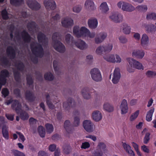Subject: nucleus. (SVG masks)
I'll return each instance as SVG.
<instances>
[{"instance_id": "f257e3e1", "label": "nucleus", "mask_w": 156, "mask_h": 156, "mask_svg": "<svg viewBox=\"0 0 156 156\" xmlns=\"http://www.w3.org/2000/svg\"><path fill=\"white\" fill-rule=\"evenodd\" d=\"M30 47L33 53L35 55L30 56V60L34 63L37 64L38 62L37 57H42L44 55L43 49L41 45L35 42H31Z\"/></svg>"}, {"instance_id": "f03ea898", "label": "nucleus", "mask_w": 156, "mask_h": 156, "mask_svg": "<svg viewBox=\"0 0 156 156\" xmlns=\"http://www.w3.org/2000/svg\"><path fill=\"white\" fill-rule=\"evenodd\" d=\"M14 34V40L16 42H17L20 45L23 44V42L22 41V38L24 43H28L30 41L31 37L25 30H23L21 32V35L18 30L15 32Z\"/></svg>"}, {"instance_id": "7ed1b4c3", "label": "nucleus", "mask_w": 156, "mask_h": 156, "mask_svg": "<svg viewBox=\"0 0 156 156\" xmlns=\"http://www.w3.org/2000/svg\"><path fill=\"white\" fill-rule=\"evenodd\" d=\"M15 66L17 68V69H14L13 70L14 78L17 82H19L20 80V74L19 71L24 74L26 71L25 70L24 66L23 63L20 61H17L15 63Z\"/></svg>"}, {"instance_id": "20e7f679", "label": "nucleus", "mask_w": 156, "mask_h": 156, "mask_svg": "<svg viewBox=\"0 0 156 156\" xmlns=\"http://www.w3.org/2000/svg\"><path fill=\"white\" fill-rule=\"evenodd\" d=\"M118 7L123 11L131 12L135 9V8L131 4L126 2L120 1L117 4Z\"/></svg>"}, {"instance_id": "39448f33", "label": "nucleus", "mask_w": 156, "mask_h": 156, "mask_svg": "<svg viewBox=\"0 0 156 156\" xmlns=\"http://www.w3.org/2000/svg\"><path fill=\"white\" fill-rule=\"evenodd\" d=\"M90 73L92 79L96 82H99L102 80L101 74L100 70L98 68L91 69Z\"/></svg>"}, {"instance_id": "423d86ee", "label": "nucleus", "mask_w": 156, "mask_h": 156, "mask_svg": "<svg viewBox=\"0 0 156 156\" xmlns=\"http://www.w3.org/2000/svg\"><path fill=\"white\" fill-rule=\"evenodd\" d=\"M109 18L111 21L116 23H119L122 21L123 16L121 13L116 12L111 13Z\"/></svg>"}, {"instance_id": "0eeeda50", "label": "nucleus", "mask_w": 156, "mask_h": 156, "mask_svg": "<svg viewBox=\"0 0 156 156\" xmlns=\"http://www.w3.org/2000/svg\"><path fill=\"white\" fill-rule=\"evenodd\" d=\"M76 105L75 100L71 98H68L66 101L63 103V107L66 111H69L71 108L74 107Z\"/></svg>"}, {"instance_id": "6e6552de", "label": "nucleus", "mask_w": 156, "mask_h": 156, "mask_svg": "<svg viewBox=\"0 0 156 156\" xmlns=\"http://www.w3.org/2000/svg\"><path fill=\"white\" fill-rule=\"evenodd\" d=\"M127 60L129 65L131 67L138 69H144L142 64L133 58H128Z\"/></svg>"}, {"instance_id": "1a4fd4ad", "label": "nucleus", "mask_w": 156, "mask_h": 156, "mask_svg": "<svg viewBox=\"0 0 156 156\" xmlns=\"http://www.w3.org/2000/svg\"><path fill=\"white\" fill-rule=\"evenodd\" d=\"M94 124L89 120H85L83 122V126L84 129L88 133H91L94 130Z\"/></svg>"}, {"instance_id": "9d476101", "label": "nucleus", "mask_w": 156, "mask_h": 156, "mask_svg": "<svg viewBox=\"0 0 156 156\" xmlns=\"http://www.w3.org/2000/svg\"><path fill=\"white\" fill-rule=\"evenodd\" d=\"M93 89L89 87H85L81 90V93L84 98L89 100L91 98V91L94 90Z\"/></svg>"}, {"instance_id": "9b49d317", "label": "nucleus", "mask_w": 156, "mask_h": 156, "mask_svg": "<svg viewBox=\"0 0 156 156\" xmlns=\"http://www.w3.org/2000/svg\"><path fill=\"white\" fill-rule=\"evenodd\" d=\"M27 3L29 7L32 10H37L41 8L40 4L35 0H28Z\"/></svg>"}, {"instance_id": "f8f14e48", "label": "nucleus", "mask_w": 156, "mask_h": 156, "mask_svg": "<svg viewBox=\"0 0 156 156\" xmlns=\"http://www.w3.org/2000/svg\"><path fill=\"white\" fill-rule=\"evenodd\" d=\"M121 77V74L120 70L118 68H115L113 74L112 75V81L114 84H116L119 81Z\"/></svg>"}, {"instance_id": "ddd939ff", "label": "nucleus", "mask_w": 156, "mask_h": 156, "mask_svg": "<svg viewBox=\"0 0 156 156\" xmlns=\"http://www.w3.org/2000/svg\"><path fill=\"white\" fill-rule=\"evenodd\" d=\"M61 24L63 27L69 28L73 25V20L70 18L66 17L63 18L61 20Z\"/></svg>"}, {"instance_id": "4468645a", "label": "nucleus", "mask_w": 156, "mask_h": 156, "mask_svg": "<svg viewBox=\"0 0 156 156\" xmlns=\"http://www.w3.org/2000/svg\"><path fill=\"white\" fill-rule=\"evenodd\" d=\"M84 7L86 9L90 12L96 9L94 2L92 0H86L84 3Z\"/></svg>"}, {"instance_id": "2eb2a0df", "label": "nucleus", "mask_w": 156, "mask_h": 156, "mask_svg": "<svg viewBox=\"0 0 156 156\" xmlns=\"http://www.w3.org/2000/svg\"><path fill=\"white\" fill-rule=\"evenodd\" d=\"M52 45L56 51L60 53H63L65 51V46L60 41L52 44Z\"/></svg>"}, {"instance_id": "dca6fc26", "label": "nucleus", "mask_w": 156, "mask_h": 156, "mask_svg": "<svg viewBox=\"0 0 156 156\" xmlns=\"http://www.w3.org/2000/svg\"><path fill=\"white\" fill-rule=\"evenodd\" d=\"M107 34L105 32H101L97 34L94 39L95 43L99 44L102 42L107 37Z\"/></svg>"}, {"instance_id": "f3484780", "label": "nucleus", "mask_w": 156, "mask_h": 156, "mask_svg": "<svg viewBox=\"0 0 156 156\" xmlns=\"http://www.w3.org/2000/svg\"><path fill=\"white\" fill-rule=\"evenodd\" d=\"M9 73L7 69L2 70L0 75V81H2L3 84H5L7 81L6 78L9 77Z\"/></svg>"}, {"instance_id": "a211bd4d", "label": "nucleus", "mask_w": 156, "mask_h": 156, "mask_svg": "<svg viewBox=\"0 0 156 156\" xmlns=\"http://www.w3.org/2000/svg\"><path fill=\"white\" fill-rule=\"evenodd\" d=\"M44 3L46 9L48 10L54 9L56 7L55 2L53 0H45Z\"/></svg>"}, {"instance_id": "6ab92c4d", "label": "nucleus", "mask_w": 156, "mask_h": 156, "mask_svg": "<svg viewBox=\"0 0 156 156\" xmlns=\"http://www.w3.org/2000/svg\"><path fill=\"white\" fill-rule=\"evenodd\" d=\"M87 24L89 27L92 30L96 29L98 25L97 19L95 18H91L88 20Z\"/></svg>"}, {"instance_id": "aec40b11", "label": "nucleus", "mask_w": 156, "mask_h": 156, "mask_svg": "<svg viewBox=\"0 0 156 156\" xmlns=\"http://www.w3.org/2000/svg\"><path fill=\"white\" fill-rule=\"evenodd\" d=\"M24 96L26 100L30 102L34 101L35 98V97L33 92L29 90H27L25 92Z\"/></svg>"}, {"instance_id": "412c9836", "label": "nucleus", "mask_w": 156, "mask_h": 156, "mask_svg": "<svg viewBox=\"0 0 156 156\" xmlns=\"http://www.w3.org/2000/svg\"><path fill=\"white\" fill-rule=\"evenodd\" d=\"M12 107L14 110H15L16 112L19 113L21 110V105L20 102L18 100H14L12 102Z\"/></svg>"}, {"instance_id": "4be33fe9", "label": "nucleus", "mask_w": 156, "mask_h": 156, "mask_svg": "<svg viewBox=\"0 0 156 156\" xmlns=\"http://www.w3.org/2000/svg\"><path fill=\"white\" fill-rule=\"evenodd\" d=\"M85 27H82L80 29L79 27L75 26L73 28V34L77 37H80L83 36V31L82 30L83 28H85Z\"/></svg>"}, {"instance_id": "5701e85b", "label": "nucleus", "mask_w": 156, "mask_h": 156, "mask_svg": "<svg viewBox=\"0 0 156 156\" xmlns=\"http://www.w3.org/2000/svg\"><path fill=\"white\" fill-rule=\"evenodd\" d=\"M15 50L11 46L8 47L6 49V53L8 56L11 59H13L16 56Z\"/></svg>"}, {"instance_id": "b1692460", "label": "nucleus", "mask_w": 156, "mask_h": 156, "mask_svg": "<svg viewBox=\"0 0 156 156\" xmlns=\"http://www.w3.org/2000/svg\"><path fill=\"white\" fill-rule=\"evenodd\" d=\"M82 30L83 31V33L82 36L83 37H84L87 38L89 37L90 38H93L95 36V32H91L86 27L83 28Z\"/></svg>"}, {"instance_id": "393cba45", "label": "nucleus", "mask_w": 156, "mask_h": 156, "mask_svg": "<svg viewBox=\"0 0 156 156\" xmlns=\"http://www.w3.org/2000/svg\"><path fill=\"white\" fill-rule=\"evenodd\" d=\"M37 39L39 42L42 43L43 45H45L48 43V38L45 35L41 32H39L37 35Z\"/></svg>"}, {"instance_id": "a878e982", "label": "nucleus", "mask_w": 156, "mask_h": 156, "mask_svg": "<svg viewBox=\"0 0 156 156\" xmlns=\"http://www.w3.org/2000/svg\"><path fill=\"white\" fill-rule=\"evenodd\" d=\"M144 52L142 50H135L132 52L133 56L139 59H142L144 57Z\"/></svg>"}, {"instance_id": "bb28decb", "label": "nucleus", "mask_w": 156, "mask_h": 156, "mask_svg": "<svg viewBox=\"0 0 156 156\" xmlns=\"http://www.w3.org/2000/svg\"><path fill=\"white\" fill-rule=\"evenodd\" d=\"M120 108L122 114H124L127 112L128 108L126 100L125 99L122 100Z\"/></svg>"}, {"instance_id": "cd10ccee", "label": "nucleus", "mask_w": 156, "mask_h": 156, "mask_svg": "<svg viewBox=\"0 0 156 156\" xmlns=\"http://www.w3.org/2000/svg\"><path fill=\"white\" fill-rule=\"evenodd\" d=\"M75 44L78 48L81 50L86 49L88 46V45L84 41L80 40L75 42Z\"/></svg>"}, {"instance_id": "c85d7f7f", "label": "nucleus", "mask_w": 156, "mask_h": 156, "mask_svg": "<svg viewBox=\"0 0 156 156\" xmlns=\"http://www.w3.org/2000/svg\"><path fill=\"white\" fill-rule=\"evenodd\" d=\"M92 118L95 121L98 122L102 119V115L99 111H94L92 113Z\"/></svg>"}, {"instance_id": "c756f323", "label": "nucleus", "mask_w": 156, "mask_h": 156, "mask_svg": "<svg viewBox=\"0 0 156 156\" xmlns=\"http://www.w3.org/2000/svg\"><path fill=\"white\" fill-rule=\"evenodd\" d=\"M145 27V30L148 33H153L156 31V26L153 24L146 25Z\"/></svg>"}, {"instance_id": "7c9ffc66", "label": "nucleus", "mask_w": 156, "mask_h": 156, "mask_svg": "<svg viewBox=\"0 0 156 156\" xmlns=\"http://www.w3.org/2000/svg\"><path fill=\"white\" fill-rule=\"evenodd\" d=\"M46 98V102L48 108L51 109H53L55 108V105L53 104L51 102V99L50 96L49 95L47 94L45 95Z\"/></svg>"}, {"instance_id": "2f4dec72", "label": "nucleus", "mask_w": 156, "mask_h": 156, "mask_svg": "<svg viewBox=\"0 0 156 156\" xmlns=\"http://www.w3.org/2000/svg\"><path fill=\"white\" fill-rule=\"evenodd\" d=\"M122 146L126 152L131 156H135L134 152L131 149L130 146L125 143L122 142Z\"/></svg>"}, {"instance_id": "473e14b6", "label": "nucleus", "mask_w": 156, "mask_h": 156, "mask_svg": "<svg viewBox=\"0 0 156 156\" xmlns=\"http://www.w3.org/2000/svg\"><path fill=\"white\" fill-rule=\"evenodd\" d=\"M99 9L102 13L105 14L107 13L109 9L107 3L105 2L101 3L99 7Z\"/></svg>"}, {"instance_id": "72a5a7b5", "label": "nucleus", "mask_w": 156, "mask_h": 156, "mask_svg": "<svg viewBox=\"0 0 156 156\" xmlns=\"http://www.w3.org/2000/svg\"><path fill=\"white\" fill-rule=\"evenodd\" d=\"M64 127L66 131L69 133H70L72 130V126L70 121L66 120L64 123Z\"/></svg>"}, {"instance_id": "f704fd0d", "label": "nucleus", "mask_w": 156, "mask_h": 156, "mask_svg": "<svg viewBox=\"0 0 156 156\" xmlns=\"http://www.w3.org/2000/svg\"><path fill=\"white\" fill-rule=\"evenodd\" d=\"M104 110L108 112H111L114 110L113 106L108 103H105L103 105Z\"/></svg>"}, {"instance_id": "c9c22d12", "label": "nucleus", "mask_w": 156, "mask_h": 156, "mask_svg": "<svg viewBox=\"0 0 156 156\" xmlns=\"http://www.w3.org/2000/svg\"><path fill=\"white\" fill-rule=\"evenodd\" d=\"M27 27L30 32L33 33L36 30V24L35 22H31L28 24Z\"/></svg>"}, {"instance_id": "e433bc0d", "label": "nucleus", "mask_w": 156, "mask_h": 156, "mask_svg": "<svg viewBox=\"0 0 156 156\" xmlns=\"http://www.w3.org/2000/svg\"><path fill=\"white\" fill-rule=\"evenodd\" d=\"M104 58L105 60L108 62L115 63V57L113 55L108 54L104 56Z\"/></svg>"}, {"instance_id": "4c0bfd02", "label": "nucleus", "mask_w": 156, "mask_h": 156, "mask_svg": "<svg viewBox=\"0 0 156 156\" xmlns=\"http://www.w3.org/2000/svg\"><path fill=\"white\" fill-rule=\"evenodd\" d=\"M8 127L7 126H4L2 127V133L3 137L7 140L9 138V135L8 130Z\"/></svg>"}, {"instance_id": "58836bf2", "label": "nucleus", "mask_w": 156, "mask_h": 156, "mask_svg": "<svg viewBox=\"0 0 156 156\" xmlns=\"http://www.w3.org/2000/svg\"><path fill=\"white\" fill-rule=\"evenodd\" d=\"M141 41V44L142 46H144L149 43V37L146 34H144L142 35Z\"/></svg>"}, {"instance_id": "ea45409f", "label": "nucleus", "mask_w": 156, "mask_h": 156, "mask_svg": "<svg viewBox=\"0 0 156 156\" xmlns=\"http://www.w3.org/2000/svg\"><path fill=\"white\" fill-rule=\"evenodd\" d=\"M51 18L50 22L52 25L55 24L57 21L59 20L60 18V16L57 13H56L54 15L52 13L51 14Z\"/></svg>"}, {"instance_id": "a19ab883", "label": "nucleus", "mask_w": 156, "mask_h": 156, "mask_svg": "<svg viewBox=\"0 0 156 156\" xmlns=\"http://www.w3.org/2000/svg\"><path fill=\"white\" fill-rule=\"evenodd\" d=\"M65 41L66 43L70 44L74 43L73 37L69 34H67L66 35L65 37Z\"/></svg>"}, {"instance_id": "79ce46f5", "label": "nucleus", "mask_w": 156, "mask_h": 156, "mask_svg": "<svg viewBox=\"0 0 156 156\" xmlns=\"http://www.w3.org/2000/svg\"><path fill=\"white\" fill-rule=\"evenodd\" d=\"M60 38V34L59 33L55 32L53 34L52 37V42L51 44H52L58 41H59Z\"/></svg>"}, {"instance_id": "37998d69", "label": "nucleus", "mask_w": 156, "mask_h": 156, "mask_svg": "<svg viewBox=\"0 0 156 156\" xmlns=\"http://www.w3.org/2000/svg\"><path fill=\"white\" fill-rule=\"evenodd\" d=\"M1 65L2 66L5 67L9 65V61L6 56H2L1 58Z\"/></svg>"}, {"instance_id": "c03bdc74", "label": "nucleus", "mask_w": 156, "mask_h": 156, "mask_svg": "<svg viewBox=\"0 0 156 156\" xmlns=\"http://www.w3.org/2000/svg\"><path fill=\"white\" fill-rule=\"evenodd\" d=\"M98 150H101L104 152L107 151L105 144L102 142H99L97 147Z\"/></svg>"}, {"instance_id": "a18cd8bd", "label": "nucleus", "mask_w": 156, "mask_h": 156, "mask_svg": "<svg viewBox=\"0 0 156 156\" xmlns=\"http://www.w3.org/2000/svg\"><path fill=\"white\" fill-rule=\"evenodd\" d=\"M103 46L105 54L110 52L112 50L113 48V45L112 44H109Z\"/></svg>"}, {"instance_id": "49530a36", "label": "nucleus", "mask_w": 156, "mask_h": 156, "mask_svg": "<svg viewBox=\"0 0 156 156\" xmlns=\"http://www.w3.org/2000/svg\"><path fill=\"white\" fill-rule=\"evenodd\" d=\"M122 30L123 32L126 34H129L130 32V27L126 23L122 24Z\"/></svg>"}, {"instance_id": "de8ad7c7", "label": "nucleus", "mask_w": 156, "mask_h": 156, "mask_svg": "<svg viewBox=\"0 0 156 156\" xmlns=\"http://www.w3.org/2000/svg\"><path fill=\"white\" fill-rule=\"evenodd\" d=\"M146 18L147 20H156V13L154 12H149L147 14Z\"/></svg>"}, {"instance_id": "09e8293b", "label": "nucleus", "mask_w": 156, "mask_h": 156, "mask_svg": "<svg viewBox=\"0 0 156 156\" xmlns=\"http://www.w3.org/2000/svg\"><path fill=\"white\" fill-rule=\"evenodd\" d=\"M154 111V108H153L147 112L146 116V120L147 121L150 122L151 120Z\"/></svg>"}, {"instance_id": "8fccbe9b", "label": "nucleus", "mask_w": 156, "mask_h": 156, "mask_svg": "<svg viewBox=\"0 0 156 156\" xmlns=\"http://www.w3.org/2000/svg\"><path fill=\"white\" fill-rule=\"evenodd\" d=\"M10 3L11 4L18 6L20 5L23 3V0H10Z\"/></svg>"}, {"instance_id": "3c124183", "label": "nucleus", "mask_w": 156, "mask_h": 156, "mask_svg": "<svg viewBox=\"0 0 156 156\" xmlns=\"http://www.w3.org/2000/svg\"><path fill=\"white\" fill-rule=\"evenodd\" d=\"M38 133L40 136L42 137L45 136V132L44 128L42 126H39L38 128Z\"/></svg>"}, {"instance_id": "603ef678", "label": "nucleus", "mask_w": 156, "mask_h": 156, "mask_svg": "<svg viewBox=\"0 0 156 156\" xmlns=\"http://www.w3.org/2000/svg\"><path fill=\"white\" fill-rule=\"evenodd\" d=\"M136 9L140 12H145L147 10V7L146 5H141L137 6Z\"/></svg>"}, {"instance_id": "864d4df0", "label": "nucleus", "mask_w": 156, "mask_h": 156, "mask_svg": "<svg viewBox=\"0 0 156 156\" xmlns=\"http://www.w3.org/2000/svg\"><path fill=\"white\" fill-rule=\"evenodd\" d=\"M145 74L148 77L154 78L156 77V72L148 70L146 72Z\"/></svg>"}, {"instance_id": "5fc2aeb1", "label": "nucleus", "mask_w": 156, "mask_h": 156, "mask_svg": "<svg viewBox=\"0 0 156 156\" xmlns=\"http://www.w3.org/2000/svg\"><path fill=\"white\" fill-rule=\"evenodd\" d=\"M95 52L97 54L99 55L105 54L103 46L101 45L98 47L96 50Z\"/></svg>"}, {"instance_id": "6e6d98bb", "label": "nucleus", "mask_w": 156, "mask_h": 156, "mask_svg": "<svg viewBox=\"0 0 156 156\" xmlns=\"http://www.w3.org/2000/svg\"><path fill=\"white\" fill-rule=\"evenodd\" d=\"M46 131L49 133H51L54 129L53 125L47 123L45 125Z\"/></svg>"}, {"instance_id": "4d7b16f0", "label": "nucleus", "mask_w": 156, "mask_h": 156, "mask_svg": "<svg viewBox=\"0 0 156 156\" xmlns=\"http://www.w3.org/2000/svg\"><path fill=\"white\" fill-rule=\"evenodd\" d=\"M2 15L3 19L5 20H7L10 17V15L8 13L5 9L2 11Z\"/></svg>"}, {"instance_id": "13d9d810", "label": "nucleus", "mask_w": 156, "mask_h": 156, "mask_svg": "<svg viewBox=\"0 0 156 156\" xmlns=\"http://www.w3.org/2000/svg\"><path fill=\"white\" fill-rule=\"evenodd\" d=\"M63 151L66 154H69L71 151V148L70 146L68 145H65L63 147Z\"/></svg>"}, {"instance_id": "bf43d9fd", "label": "nucleus", "mask_w": 156, "mask_h": 156, "mask_svg": "<svg viewBox=\"0 0 156 156\" xmlns=\"http://www.w3.org/2000/svg\"><path fill=\"white\" fill-rule=\"evenodd\" d=\"M27 84L29 85H31L33 83V80L32 78V76L30 74L27 75Z\"/></svg>"}, {"instance_id": "052dcab7", "label": "nucleus", "mask_w": 156, "mask_h": 156, "mask_svg": "<svg viewBox=\"0 0 156 156\" xmlns=\"http://www.w3.org/2000/svg\"><path fill=\"white\" fill-rule=\"evenodd\" d=\"M28 115L27 113L22 111L20 113V117L23 120H27L28 118Z\"/></svg>"}, {"instance_id": "680f3d73", "label": "nucleus", "mask_w": 156, "mask_h": 156, "mask_svg": "<svg viewBox=\"0 0 156 156\" xmlns=\"http://www.w3.org/2000/svg\"><path fill=\"white\" fill-rule=\"evenodd\" d=\"M44 78L46 80H52L54 79V76L51 73L48 72L45 74Z\"/></svg>"}, {"instance_id": "e2e57ef3", "label": "nucleus", "mask_w": 156, "mask_h": 156, "mask_svg": "<svg viewBox=\"0 0 156 156\" xmlns=\"http://www.w3.org/2000/svg\"><path fill=\"white\" fill-rule=\"evenodd\" d=\"M12 151L14 156H25L23 153L17 150H12Z\"/></svg>"}, {"instance_id": "0e129e2a", "label": "nucleus", "mask_w": 156, "mask_h": 156, "mask_svg": "<svg viewBox=\"0 0 156 156\" xmlns=\"http://www.w3.org/2000/svg\"><path fill=\"white\" fill-rule=\"evenodd\" d=\"M139 114V111L137 110L134 113H133L130 117V120L131 121H132L134 120L138 116Z\"/></svg>"}, {"instance_id": "69168bd1", "label": "nucleus", "mask_w": 156, "mask_h": 156, "mask_svg": "<svg viewBox=\"0 0 156 156\" xmlns=\"http://www.w3.org/2000/svg\"><path fill=\"white\" fill-rule=\"evenodd\" d=\"M80 118L79 116H75L74 117L73 125L75 126H77L80 125Z\"/></svg>"}, {"instance_id": "338daca9", "label": "nucleus", "mask_w": 156, "mask_h": 156, "mask_svg": "<svg viewBox=\"0 0 156 156\" xmlns=\"http://www.w3.org/2000/svg\"><path fill=\"white\" fill-rule=\"evenodd\" d=\"M82 9V6L80 5H77L74 6L73 9V11L76 13L79 12Z\"/></svg>"}, {"instance_id": "774afa93", "label": "nucleus", "mask_w": 156, "mask_h": 156, "mask_svg": "<svg viewBox=\"0 0 156 156\" xmlns=\"http://www.w3.org/2000/svg\"><path fill=\"white\" fill-rule=\"evenodd\" d=\"M150 134L149 133H147L144 138V143L145 144H147L150 140Z\"/></svg>"}]
</instances>
